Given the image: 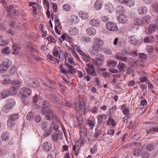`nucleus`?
<instances>
[{
  "label": "nucleus",
  "instance_id": "nucleus-1",
  "mask_svg": "<svg viewBox=\"0 0 158 158\" xmlns=\"http://www.w3.org/2000/svg\"><path fill=\"white\" fill-rule=\"evenodd\" d=\"M22 95L21 96L22 101L25 105H27L29 103L27 98L31 93V91L29 88H23L21 90Z\"/></svg>",
  "mask_w": 158,
  "mask_h": 158
},
{
  "label": "nucleus",
  "instance_id": "nucleus-2",
  "mask_svg": "<svg viewBox=\"0 0 158 158\" xmlns=\"http://www.w3.org/2000/svg\"><path fill=\"white\" fill-rule=\"evenodd\" d=\"M95 43L92 46L93 49L97 52L101 51L103 49V43L102 40L100 39H94Z\"/></svg>",
  "mask_w": 158,
  "mask_h": 158
},
{
  "label": "nucleus",
  "instance_id": "nucleus-3",
  "mask_svg": "<svg viewBox=\"0 0 158 158\" xmlns=\"http://www.w3.org/2000/svg\"><path fill=\"white\" fill-rule=\"evenodd\" d=\"M19 116L18 114H15L9 116L7 122V125L9 127H11L15 124V121L18 119Z\"/></svg>",
  "mask_w": 158,
  "mask_h": 158
},
{
  "label": "nucleus",
  "instance_id": "nucleus-4",
  "mask_svg": "<svg viewBox=\"0 0 158 158\" xmlns=\"http://www.w3.org/2000/svg\"><path fill=\"white\" fill-rule=\"evenodd\" d=\"M42 128L45 131L44 134V137H46L51 133V130L50 127H48V123L47 122H44L42 123Z\"/></svg>",
  "mask_w": 158,
  "mask_h": 158
},
{
  "label": "nucleus",
  "instance_id": "nucleus-5",
  "mask_svg": "<svg viewBox=\"0 0 158 158\" xmlns=\"http://www.w3.org/2000/svg\"><path fill=\"white\" fill-rule=\"evenodd\" d=\"M15 102L13 99H10L6 103L5 106L2 108L3 110L5 112H6L7 110L11 109L15 104Z\"/></svg>",
  "mask_w": 158,
  "mask_h": 158
},
{
  "label": "nucleus",
  "instance_id": "nucleus-6",
  "mask_svg": "<svg viewBox=\"0 0 158 158\" xmlns=\"http://www.w3.org/2000/svg\"><path fill=\"white\" fill-rule=\"evenodd\" d=\"M106 27L108 30L112 31H116L118 29L116 24L113 22H108L106 24Z\"/></svg>",
  "mask_w": 158,
  "mask_h": 158
},
{
  "label": "nucleus",
  "instance_id": "nucleus-7",
  "mask_svg": "<svg viewBox=\"0 0 158 158\" xmlns=\"http://www.w3.org/2000/svg\"><path fill=\"white\" fill-rule=\"evenodd\" d=\"M65 65L68 68V70H66V75L67 76V74H71L72 75L76 73V69L73 66L67 63L66 57H65Z\"/></svg>",
  "mask_w": 158,
  "mask_h": 158
},
{
  "label": "nucleus",
  "instance_id": "nucleus-8",
  "mask_svg": "<svg viewBox=\"0 0 158 158\" xmlns=\"http://www.w3.org/2000/svg\"><path fill=\"white\" fill-rule=\"evenodd\" d=\"M115 58L117 60H121L124 62H131L135 60V57L133 58H128L127 57H123L119 55H116Z\"/></svg>",
  "mask_w": 158,
  "mask_h": 158
},
{
  "label": "nucleus",
  "instance_id": "nucleus-9",
  "mask_svg": "<svg viewBox=\"0 0 158 158\" xmlns=\"http://www.w3.org/2000/svg\"><path fill=\"white\" fill-rule=\"evenodd\" d=\"M86 66V71L90 75H94L96 74V73L94 71V67L91 64H87Z\"/></svg>",
  "mask_w": 158,
  "mask_h": 158
},
{
  "label": "nucleus",
  "instance_id": "nucleus-10",
  "mask_svg": "<svg viewBox=\"0 0 158 158\" xmlns=\"http://www.w3.org/2000/svg\"><path fill=\"white\" fill-rule=\"evenodd\" d=\"M129 42L133 45H136L138 42V40L136 36L133 35L129 36L128 38Z\"/></svg>",
  "mask_w": 158,
  "mask_h": 158
},
{
  "label": "nucleus",
  "instance_id": "nucleus-11",
  "mask_svg": "<svg viewBox=\"0 0 158 158\" xmlns=\"http://www.w3.org/2000/svg\"><path fill=\"white\" fill-rule=\"evenodd\" d=\"M117 20L120 23H126L128 20V18L123 14L119 15L117 18Z\"/></svg>",
  "mask_w": 158,
  "mask_h": 158
},
{
  "label": "nucleus",
  "instance_id": "nucleus-12",
  "mask_svg": "<svg viewBox=\"0 0 158 158\" xmlns=\"http://www.w3.org/2000/svg\"><path fill=\"white\" fill-rule=\"evenodd\" d=\"M42 106H41V113L43 115L45 114L46 113V110L48 108L49 103L48 102L44 101L42 103Z\"/></svg>",
  "mask_w": 158,
  "mask_h": 158
},
{
  "label": "nucleus",
  "instance_id": "nucleus-13",
  "mask_svg": "<svg viewBox=\"0 0 158 158\" xmlns=\"http://www.w3.org/2000/svg\"><path fill=\"white\" fill-rule=\"evenodd\" d=\"M53 139L55 141H57L59 139H62L63 138V134L62 132H58L53 134L52 135Z\"/></svg>",
  "mask_w": 158,
  "mask_h": 158
},
{
  "label": "nucleus",
  "instance_id": "nucleus-14",
  "mask_svg": "<svg viewBox=\"0 0 158 158\" xmlns=\"http://www.w3.org/2000/svg\"><path fill=\"white\" fill-rule=\"evenodd\" d=\"M46 114V118L49 121L52 120L54 116L53 111L50 110H48L47 111L46 110L45 114Z\"/></svg>",
  "mask_w": 158,
  "mask_h": 158
},
{
  "label": "nucleus",
  "instance_id": "nucleus-15",
  "mask_svg": "<svg viewBox=\"0 0 158 158\" xmlns=\"http://www.w3.org/2000/svg\"><path fill=\"white\" fill-rule=\"evenodd\" d=\"M126 67L127 66L125 64L123 63H119L118 65V68L119 70V72L121 73L119 76H122L123 74V72L125 70Z\"/></svg>",
  "mask_w": 158,
  "mask_h": 158
},
{
  "label": "nucleus",
  "instance_id": "nucleus-16",
  "mask_svg": "<svg viewBox=\"0 0 158 158\" xmlns=\"http://www.w3.org/2000/svg\"><path fill=\"white\" fill-rule=\"evenodd\" d=\"M139 25H143L142 19L139 18L136 19L134 20V23L132 26V28L134 29H138V26Z\"/></svg>",
  "mask_w": 158,
  "mask_h": 158
},
{
  "label": "nucleus",
  "instance_id": "nucleus-17",
  "mask_svg": "<svg viewBox=\"0 0 158 158\" xmlns=\"http://www.w3.org/2000/svg\"><path fill=\"white\" fill-rule=\"evenodd\" d=\"M1 81L3 84H7L10 83L11 79L9 76H2L1 77Z\"/></svg>",
  "mask_w": 158,
  "mask_h": 158
},
{
  "label": "nucleus",
  "instance_id": "nucleus-18",
  "mask_svg": "<svg viewBox=\"0 0 158 158\" xmlns=\"http://www.w3.org/2000/svg\"><path fill=\"white\" fill-rule=\"evenodd\" d=\"M69 34L71 35L75 36L78 34L79 31L76 27L74 28L70 27L68 30Z\"/></svg>",
  "mask_w": 158,
  "mask_h": 158
},
{
  "label": "nucleus",
  "instance_id": "nucleus-19",
  "mask_svg": "<svg viewBox=\"0 0 158 158\" xmlns=\"http://www.w3.org/2000/svg\"><path fill=\"white\" fill-rule=\"evenodd\" d=\"M20 48L18 45L15 44H13L12 46V50L13 52L12 53L15 55H18L20 51Z\"/></svg>",
  "mask_w": 158,
  "mask_h": 158
},
{
  "label": "nucleus",
  "instance_id": "nucleus-20",
  "mask_svg": "<svg viewBox=\"0 0 158 158\" xmlns=\"http://www.w3.org/2000/svg\"><path fill=\"white\" fill-rule=\"evenodd\" d=\"M87 33L90 35H95L96 33V30L93 28L89 27L86 30Z\"/></svg>",
  "mask_w": 158,
  "mask_h": 158
},
{
  "label": "nucleus",
  "instance_id": "nucleus-21",
  "mask_svg": "<svg viewBox=\"0 0 158 158\" xmlns=\"http://www.w3.org/2000/svg\"><path fill=\"white\" fill-rule=\"evenodd\" d=\"M43 149L46 151H48L51 148V144L50 143L46 142L44 143L42 145Z\"/></svg>",
  "mask_w": 158,
  "mask_h": 158
},
{
  "label": "nucleus",
  "instance_id": "nucleus-22",
  "mask_svg": "<svg viewBox=\"0 0 158 158\" xmlns=\"http://www.w3.org/2000/svg\"><path fill=\"white\" fill-rule=\"evenodd\" d=\"M99 23V20L97 19H92L89 21L90 24L93 26H98Z\"/></svg>",
  "mask_w": 158,
  "mask_h": 158
},
{
  "label": "nucleus",
  "instance_id": "nucleus-23",
  "mask_svg": "<svg viewBox=\"0 0 158 158\" xmlns=\"http://www.w3.org/2000/svg\"><path fill=\"white\" fill-rule=\"evenodd\" d=\"M157 29L156 25L150 24L148 27V30L149 32L150 33L154 32Z\"/></svg>",
  "mask_w": 158,
  "mask_h": 158
},
{
  "label": "nucleus",
  "instance_id": "nucleus-24",
  "mask_svg": "<svg viewBox=\"0 0 158 158\" xmlns=\"http://www.w3.org/2000/svg\"><path fill=\"white\" fill-rule=\"evenodd\" d=\"M95 59L99 62H102L104 60V57L103 55L98 53L96 55Z\"/></svg>",
  "mask_w": 158,
  "mask_h": 158
},
{
  "label": "nucleus",
  "instance_id": "nucleus-25",
  "mask_svg": "<svg viewBox=\"0 0 158 158\" xmlns=\"http://www.w3.org/2000/svg\"><path fill=\"white\" fill-rule=\"evenodd\" d=\"M9 134L7 132L3 133L1 135V138L3 141H7L9 138Z\"/></svg>",
  "mask_w": 158,
  "mask_h": 158
},
{
  "label": "nucleus",
  "instance_id": "nucleus-26",
  "mask_svg": "<svg viewBox=\"0 0 158 158\" xmlns=\"http://www.w3.org/2000/svg\"><path fill=\"white\" fill-rule=\"evenodd\" d=\"M102 6V2L101 1L97 0L94 4V7L97 10H99Z\"/></svg>",
  "mask_w": 158,
  "mask_h": 158
},
{
  "label": "nucleus",
  "instance_id": "nucleus-27",
  "mask_svg": "<svg viewBox=\"0 0 158 158\" xmlns=\"http://www.w3.org/2000/svg\"><path fill=\"white\" fill-rule=\"evenodd\" d=\"M150 17L149 15L144 16L142 19L143 25V24H148L150 21Z\"/></svg>",
  "mask_w": 158,
  "mask_h": 158
},
{
  "label": "nucleus",
  "instance_id": "nucleus-28",
  "mask_svg": "<svg viewBox=\"0 0 158 158\" xmlns=\"http://www.w3.org/2000/svg\"><path fill=\"white\" fill-rule=\"evenodd\" d=\"M8 69L6 66L4 64H3L2 63L0 64V73H5L7 69Z\"/></svg>",
  "mask_w": 158,
  "mask_h": 158
},
{
  "label": "nucleus",
  "instance_id": "nucleus-29",
  "mask_svg": "<svg viewBox=\"0 0 158 158\" xmlns=\"http://www.w3.org/2000/svg\"><path fill=\"white\" fill-rule=\"evenodd\" d=\"M2 63H3V64H4V65H6V67L8 68H9L12 64L11 61L8 59H4L3 62Z\"/></svg>",
  "mask_w": 158,
  "mask_h": 158
},
{
  "label": "nucleus",
  "instance_id": "nucleus-30",
  "mask_svg": "<svg viewBox=\"0 0 158 158\" xmlns=\"http://www.w3.org/2000/svg\"><path fill=\"white\" fill-rule=\"evenodd\" d=\"M116 12L118 14L121 13V14H123V13L124 12L123 7L122 6H118L116 9Z\"/></svg>",
  "mask_w": 158,
  "mask_h": 158
},
{
  "label": "nucleus",
  "instance_id": "nucleus-31",
  "mask_svg": "<svg viewBox=\"0 0 158 158\" xmlns=\"http://www.w3.org/2000/svg\"><path fill=\"white\" fill-rule=\"evenodd\" d=\"M9 90H3L1 93V96L2 98H4L10 95Z\"/></svg>",
  "mask_w": 158,
  "mask_h": 158
},
{
  "label": "nucleus",
  "instance_id": "nucleus-32",
  "mask_svg": "<svg viewBox=\"0 0 158 158\" xmlns=\"http://www.w3.org/2000/svg\"><path fill=\"white\" fill-rule=\"evenodd\" d=\"M138 11L140 14L145 13L147 12V8L145 6L140 7L138 10Z\"/></svg>",
  "mask_w": 158,
  "mask_h": 158
},
{
  "label": "nucleus",
  "instance_id": "nucleus-33",
  "mask_svg": "<svg viewBox=\"0 0 158 158\" xmlns=\"http://www.w3.org/2000/svg\"><path fill=\"white\" fill-rule=\"evenodd\" d=\"M10 95H12L15 94L17 93L16 88L14 87H12L9 88V89Z\"/></svg>",
  "mask_w": 158,
  "mask_h": 158
},
{
  "label": "nucleus",
  "instance_id": "nucleus-34",
  "mask_svg": "<svg viewBox=\"0 0 158 158\" xmlns=\"http://www.w3.org/2000/svg\"><path fill=\"white\" fill-rule=\"evenodd\" d=\"M133 153L134 156H138L141 154V151L140 149H135L133 150Z\"/></svg>",
  "mask_w": 158,
  "mask_h": 158
},
{
  "label": "nucleus",
  "instance_id": "nucleus-35",
  "mask_svg": "<svg viewBox=\"0 0 158 158\" xmlns=\"http://www.w3.org/2000/svg\"><path fill=\"white\" fill-rule=\"evenodd\" d=\"M62 8L65 11H68L70 10L71 9V7L70 4H65L63 6Z\"/></svg>",
  "mask_w": 158,
  "mask_h": 158
},
{
  "label": "nucleus",
  "instance_id": "nucleus-36",
  "mask_svg": "<svg viewBox=\"0 0 158 158\" xmlns=\"http://www.w3.org/2000/svg\"><path fill=\"white\" fill-rule=\"evenodd\" d=\"M79 14H82L81 16V17L84 19H87L89 18V16L88 14L86 12H84L81 11L79 12Z\"/></svg>",
  "mask_w": 158,
  "mask_h": 158
},
{
  "label": "nucleus",
  "instance_id": "nucleus-37",
  "mask_svg": "<svg viewBox=\"0 0 158 158\" xmlns=\"http://www.w3.org/2000/svg\"><path fill=\"white\" fill-rule=\"evenodd\" d=\"M2 53L4 54H8L10 53V51L9 48L8 47H6L5 48L3 49L2 51Z\"/></svg>",
  "mask_w": 158,
  "mask_h": 158
},
{
  "label": "nucleus",
  "instance_id": "nucleus-38",
  "mask_svg": "<svg viewBox=\"0 0 158 158\" xmlns=\"http://www.w3.org/2000/svg\"><path fill=\"white\" fill-rule=\"evenodd\" d=\"M153 9L155 12L158 13V2H154L153 5Z\"/></svg>",
  "mask_w": 158,
  "mask_h": 158
},
{
  "label": "nucleus",
  "instance_id": "nucleus-39",
  "mask_svg": "<svg viewBox=\"0 0 158 158\" xmlns=\"http://www.w3.org/2000/svg\"><path fill=\"white\" fill-rule=\"evenodd\" d=\"M147 147V150L148 151H151L154 150L155 147L154 145L152 143L148 144L146 146Z\"/></svg>",
  "mask_w": 158,
  "mask_h": 158
},
{
  "label": "nucleus",
  "instance_id": "nucleus-40",
  "mask_svg": "<svg viewBox=\"0 0 158 158\" xmlns=\"http://www.w3.org/2000/svg\"><path fill=\"white\" fill-rule=\"evenodd\" d=\"M116 64V61L115 60H110L108 63V66L111 67L115 66Z\"/></svg>",
  "mask_w": 158,
  "mask_h": 158
},
{
  "label": "nucleus",
  "instance_id": "nucleus-41",
  "mask_svg": "<svg viewBox=\"0 0 158 158\" xmlns=\"http://www.w3.org/2000/svg\"><path fill=\"white\" fill-rule=\"evenodd\" d=\"M81 57L82 59L85 62L89 61L90 58L89 56L85 55V53Z\"/></svg>",
  "mask_w": 158,
  "mask_h": 158
},
{
  "label": "nucleus",
  "instance_id": "nucleus-42",
  "mask_svg": "<svg viewBox=\"0 0 158 158\" xmlns=\"http://www.w3.org/2000/svg\"><path fill=\"white\" fill-rule=\"evenodd\" d=\"M53 54L55 56L57 57L58 55L59 56V58L60 57V56L59 54V51L58 49L57 48V47H55L54 49L53 50Z\"/></svg>",
  "mask_w": 158,
  "mask_h": 158
},
{
  "label": "nucleus",
  "instance_id": "nucleus-43",
  "mask_svg": "<svg viewBox=\"0 0 158 158\" xmlns=\"http://www.w3.org/2000/svg\"><path fill=\"white\" fill-rule=\"evenodd\" d=\"M27 119L28 120H31L33 119L34 118L33 113L31 112L28 113L27 115Z\"/></svg>",
  "mask_w": 158,
  "mask_h": 158
},
{
  "label": "nucleus",
  "instance_id": "nucleus-44",
  "mask_svg": "<svg viewBox=\"0 0 158 158\" xmlns=\"http://www.w3.org/2000/svg\"><path fill=\"white\" fill-rule=\"evenodd\" d=\"M33 82V84L32 86L34 87H36L40 85V83L37 80L35 79H32L31 81Z\"/></svg>",
  "mask_w": 158,
  "mask_h": 158
},
{
  "label": "nucleus",
  "instance_id": "nucleus-45",
  "mask_svg": "<svg viewBox=\"0 0 158 158\" xmlns=\"http://www.w3.org/2000/svg\"><path fill=\"white\" fill-rule=\"evenodd\" d=\"M142 155V158H149L150 156L149 154L147 152H143Z\"/></svg>",
  "mask_w": 158,
  "mask_h": 158
},
{
  "label": "nucleus",
  "instance_id": "nucleus-46",
  "mask_svg": "<svg viewBox=\"0 0 158 158\" xmlns=\"http://www.w3.org/2000/svg\"><path fill=\"white\" fill-rule=\"evenodd\" d=\"M135 2L134 0H130L127 3V5L129 7H132L135 4Z\"/></svg>",
  "mask_w": 158,
  "mask_h": 158
},
{
  "label": "nucleus",
  "instance_id": "nucleus-47",
  "mask_svg": "<svg viewBox=\"0 0 158 158\" xmlns=\"http://www.w3.org/2000/svg\"><path fill=\"white\" fill-rule=\"evenodd\" d=\"M32 79H34L31 78L28 81H26V84L28 86H32L33 84V82L31 81Z\"/></svg>",
  "mask_w": 158,
  "mask_h": 158
},
{
  "label": "nucleus",
  "instance_id": "nucleus-48",
  "mask_svg": "<svg viewBox=\"0 0 158 158\" xmlns=\"http://www.w3.org/2000/svg\"><path fill=\"white\" fill-rule=\"evenodd\" d=\"M47 58L49 59L50 60H54L55 59L56 61H57V63L58 64L59 63V60H57V59H56V58H54V57L53 56H52V55H50V54L48 55L47 56Z\"/></svg>",
  "mask_w": 158,
  "mask_h": 158
},
{
  "label": "nucleus",
  "instance_id": "nucleus-49",
  "mask_svg": "<svg viewBox=\"0 0 158 158\" xmlns=\"http://www.w3.org/2000/svg\"><path fill=\"white\" fill-rule=\"evenodd\" d=\"M43 84L44 85L50 87V85L52 84V82L50 80H48L47 81L46 83L43 82Z\"/></svg>",
  "mask_w": 158,
  "mask_h": 158
},
{
  "label": "nucleus",
  "instance_id": "nucleus-50",
  "mask_svg": "<svg viewBox=\"0 0 158 158\" xmlns=\"http://www.w3.org/2000/svg\"><path fill=\"white\" fill-rule=\"evenodd\" d=\"M13 14L15 16H19L21 14V13L15 10H14L12 12Z\"/></svg>",
  "mask_w": 158,
  "mask_h": 158
},
{
  "label": "nucleus",
  "instance_id": "nucleus-51",
  "mask_svg": "<svg viewBox=\"0 0 158 158\" xmlns=\"http://www.w3.org/2000/svg\"><path fill=\"white\" fill-rule=\"evenodd\" d=\"M11 83L13 84L19 85L21 84V82L18 80H15L13 81Z\"/></svg>",
  "mask_w": 158,
  "mask_h": 158
},
{
  "label": "nucleus",
  "instance_id": "nucleus-52",
  "mask_svg": "<svg viewBox=\"0 0 158 158\" xmlns=\"http://www.w3.org/2000/svg\"><path fill=\"white\" fill-rule=\"evenodd\" d=\"M60 69L61 70V72L63 73L64 75H66V69H64L63 68V66L61 64L60 66Z\"/></svg>",
  "mask_w": 158,
  "mask_h": 158
},
{
  "label": "nucleus",
  "instance_id": "nucleus-53",
  "mask_svg": "<svg viewBox=\"0 0 158 158\" xmlns=\"http://www.w3.org/2000/svg\"><path fill=\"white\" fill-rule=\"evenodd\" d=\"M86 123L90 127L92 126L93 127L95 126L93 122L91 120H87L86 121Z\"/></svg>",
  "mask_w": 158,
  "mask_h": 158
},
{
  "label": "nucleus",
  "instance_id": "nucleus-54",
  "mask_svg": "<svg viewBox=\"0 0 158 158\" xmlns=\"http://www.w3.org/2000/svg\"><path fill=\"white\" fill-rule=\"evenodd\" d=\"M52 119L53 121H52V123H53L59 121V118L56 115L54 116Z\"/></svg>",
  "mask_w": 158,
  "mask_h": 158
},
{
  "label": "nucleus",
  "instance_id": "nucleus-55",
  "mask_svg": "<svg viewBox=\"0 0 158 158\" xmlns=\"http://www.w3.org/2000/svg\"><path fill=\"white\" fill-rule=\"evenodd\" d=\"M109 122L111 123V124L113 126L115 125V124H114V120L113 119L109 118L107 122V124H108Z\"/></svg>",
  "mask_w": 158,
  "mask_h": 158
},
{
  "label": "nucleus",
  "instance_id": "nucleus-56",
  "mask_svg": "<svg viewBox=\"0 0 158 158\" xmlns=\"http://www.w3.org/2000/svg\"><path fill=\"white\" fill-rule=\"evenodd\" d=\"M52 7L54 11L56 12L57 11V6L56 4L55 3H53L52 4Z\"/></svg>",
  "mask_w": 158,
  "mask_h": 158
},
{
  "label": "nucleus",
  "instance_id": "nucleus-57",
  "mask_svg": "<svg viewBox=\"0 0 158 158\" xmlns=\"http://www.w3.org/2000/svg\"><path fill=\"white\" fill-rule=\"evenodd\" d=\"M77 148L76 145H74L73 146V151H74V153L76 155H77L78 151L77 150Z\"/></svg>",
  "mask_w": 158,
  "mask_h": 158
},
{
  "label": "nucleus",
  "instance_id": "nucleus-58",
  "mask_svg": "<svg viewBox=\"0 0 158 158\" xmlns=\"http://www.w3.org/2000/svg\"><path fill=\"white\" fill-rule=\"evenodd\" d=\"M41 119V118L40 115H37L35 117V121L37 122H39Z\"/></svg>",
  "mask_w": 158,
  "mask_h": 158
},
{
  "label": "nucleus",
  "instance_id": "nucleus-59",
  "mask_svg": "<svg viewBox=\"0 0 158 158\" xmlns=\"http://www.w3.org/2000/svg\"><path fill=\"white\" fill-rule=\"evenodd\" d=\"M15 25V22L14 21H11L10 22L9 25V26L12 28L14 27Z\"/></svg>",
  "mask_w": 158,
  "mask_h": 158
},
{
  "label": "nucleus",
  "instance_id": "nucleus-60",
  "mask_svg": "<svg viewBox=\"0 0 158 158\" xmlns=\"http://www.w3.org/2000/svg\"><path fill=\"white\" fill-rule=\"evenodd\" d=\"M76 50L77 52H78L80 54V55H81V57L85 54L81 50L78 48H77Z\"/></svg>",
  "mask_w": 158,
  "mask_h": 158
},
{
  "label": "nucleus",
  "instance_id": "nucleus-61",
  "mask_svg": "<svg viewBox=\"0 0 158 158\" xmlns=\"http://www.w3.org/2000/svg\"><path fill=\"white\" fill-rule=\"evenodd\" d=\"M38 97L37 95H35L33 98V102L34 103H35L38 101Z\"/></svg>",
  "mask_w": 158,
  "mask_h": 158
},
{
  "label": "nucleus",
  "instance_id": "nucleus-62",
  "mask_svg": "<svg viewBox=\"0 0 158 158\" xmlns=\"http://www.w3.org/2000/svg\"><path fill=\"white\" fill-rule=\"evenodd\" d=\"M123 112L125 115H127L129 114V110L128 108H125L123 110Z\"/></svg>",
  "mask_w": 158,
  "mask_h": 158
},
{
  "label": "nucleus",
  "instance_id": "nucleus-63",
  "mask_svg": "<svg viewBox=\"0 0 158 158\" xmlns=\"http://www.w3.org/2000/svg\"><path fill=\"white\" fill-rule=\"evenodd\" d=\"M112 6L111 5H109L106 7L107 10L110 12H111Z\"/></svg>",
  "mask_w": 158,
  "mask_h": 158
},
{
  "label": "nucleus",
  "instance_id": "nucleus-64",
  "mask_svg": "<svg viewBox=\"0 0 158 158\" xmlns=\"http://www.w3.org/2000/svg\"><path fill=\"white\" fill-rule=\"evenodd\" d=\"M109 71H110V72L113 73H118V71L116 70V69H109Z\"/></svg>",
  "mask_w": 158,
  "mask_h": 158
}]
</instances>
